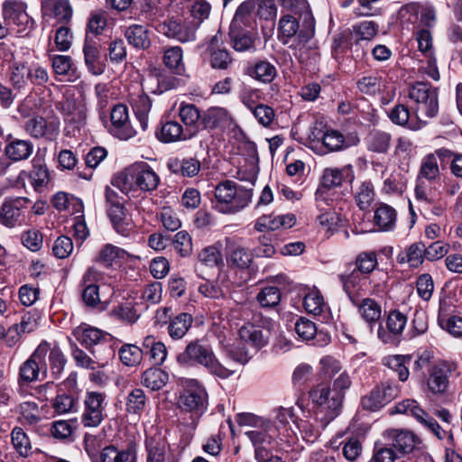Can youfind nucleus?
<instances>
[{
  "label": "nucleus",
  "mask_w": 462,
  "mask_h": 462,
  "mask_svg": "<svg viewBox=\"0 0 462 462\" xmlns=\"http://www.w3.org/2000/svg\"><path fill=\"white\" fill-rule=\"evenodd\" d=\"M287 11L279 21L278 39L290 48H301L315 35V20L306 0H281Z\"/></svg>",
  "instance_id": "1"
},
{
  "label": "nucleus",
  "mask_w": 462,
  "mask_h": 462,
  "mask_svg": "<svg viewBox=\"0 0 462 462\" xmlns=\"http://www.w3.org/2000/svg\"><path fill=\"white\" fill-rule=\"evenodd\" d=\"M176 361L182 367L200 365L210 374L221 379H227L234 374V371L219 362L211 345L202 338L188 342L184 349L176 356Z\"/></svg>",
  "instance_id": "2"
},
{
  "label": "nucleus",
  "mask_w": 462,
  "mask_h": 462,
  "mask_svg": "<svg viewBox=\"0 0 462 462\" xmlns=\"http://www.w3.org/2000/svg\"><path fill=\"white\" fill-rule=\"evenodd\" d=\"M159 175L146 162L134 163L113 178L111 183L123 193L128 194L134 188L152 192L160 184Z\"/></svg>",
  "instance_id": "3"
},
{
  "label": "nucleus",
  "mask_w": 462,
  "mask_h": 462,
  "mask_svg": "<svg viewBox=\"0 0 462 462\" xmlns=\"http://www.w3.org/2000/svg\"><path fill=\"white\" fill-rule=\"evenodd\" d=\"M409 97L413 102L412 110L417 116L412 127L421 129L427 125L428 120L435 117L439 112L437 88L428 82L418 81L410 88Z\"/></svg>",
  "instance_id": "4"
},
{
  "label": "nucleus",
  "mask_w": 462,
  "mask_h": 462,
  "mask_svg": "<svg viewBox=\"0 0 462 462\" xmlns=\"http://www.w3.org/2000/svg\"><path fill=\"white\" fill-rule=\"evenodd\" d=\"M252 189H245L233 180L219 182L215 188V208L225 214L240 211L252 199Z\"/></svg>",
  "instance_id": "5"
},
{
  "label": "nucleus",
  "mask_w": 462,
  "mask_h": 462,
  "mask_svg": "<svg viewBox=\"0 0 462 462\" xmlns=\"http://www.w3.org/2000/svg\"><path fill=\"white\" fill-rule=\"evenodd\" d=\"M310 398L317 408L316 417L321 415L322 427L325 428L339 414L344 394L333 392L328 384L319 383L310 391Z\"/></svg>",
  "instance_id": "6"
},
{
  "label": "nucleus",
  "mask_w": 462,
  "mask_h": 462,
  "mask_svg": "<svg viewBox=\"0 0 462 462\" xmlns=\"http://www.w3.org/2000/svg\"><path fill=\"white\" fill-rule=\"evenodd\" d=\"M354 180L355 172L350 164L341 168H326L323 171L321 183L315 192L318 207H320V203L329 205L333 201V189L340 187L343 182L351 183Z\"/></svg>",
  "instance_id": "7"
},
{
  "label": "nucleus",
  "mask_w": 462,
  "mask_h": 462,
  "mask_svg": "<svg viewBox=\"0 0 462 462\" xmlns=\"http://www.w3.org/2000/svg\"><path fill=\"white\" fill-rule=\"evenodd\" d=\"M179 407L182 411L191 413L194 429L196 421L208 407V393L198 380L191 379L186 382L179 398Z\"/></svg>",
  "instance_id": "8"
},
{
  "label": "nucleus",
  "mask_w": 462,
  "mask_h": 462,
  "mask_svg": "<svg viewBox=\"0 0 462 462\" xmlns=\"http://www.w3.org/2000/svg\"><path fill=\"white\" fill-rule=\"evenodd\" d=\"M104 196L106 216L114 229L122 236H127L131 223L128 217V210L125 205V199L109 186H106Z\"/></svg>",
  "instance_id": "9"
},
{
  "label": "nucleus",
  "mask_w": 462,
  "mask_h": 462,
  "mask_svg": "<svg viewBox=\"0 0 462 462\" xmlns=\"http://www.w3.org/2000/svg\"><path fill=\"white\" fill-rule=\"evenodd\" d=\"M107 395L104 392L87 391L80 416L85 428H97L106 417Z\"/></svg>",
  "instance_id": "10"
},
{
  "label": "nucleus",
  "mask_w": 462,
  "mask_h": 462,
  "mask_svg": "<svg viewBox=\"0 0 462 462\" xmlns=\"http://www.w3.org/2000/svg\"><path fill=\"white\" fill-rule=\"evenodd\" d=\"M48 342L42 341L30 357L24 361L19 369V381L24 383L43 380L47 376Z\"/></svg>",
  "instance_id": "11"
},
{
  "label": "nucleus",
  "mask_w": 462,
  "mask_h": 462,
  "mask_svg": "<svg viewBox=\"0 0 462 462\" xmlns=\"http://www.w3.org/2000/svg\"><path fill=\"white\" fill-rule=\"evenodd\" d=\"M400 413L413 417L424 429L431 432L439 439L446 437V431L439 426L438 421L427 413L420 404L411 399L398 402L391 414Z\"/></svg>",
  "instance_id": "12"
},
{
  "label": "nucleus",
  "mask_w": 462,
  "mask_h": 462,
  "mask_svg": "<svg viewBox=\"0 0 462 462\" xmlns=\"http://www.w3.org/2000/svg\"><path fill=\"white\" fill-rule=\"evenodd\" d=\"M197 29L198 24H194L193 21L179 15L168 17L156 26L160 33L183 43L195 41Z\"/></svg>",
  "instance_id": "13"
},
{
  "label": "nucleus",
  "mask_w": 462,
  "mask_h": 462,
  "mask_svg": "<svg viewBox=\"0 0 462 462\" xmlns=\"http://www.w3.org/2000/svg\"><path fill=\"white\" fill-rule=\"evenodd\" d=\"M400 393V387L390 382H383L361 399L364 410L376 411L387 405Z\"/></svg>",
  "instance_id": "14"
},
{
  "label": "nucleus",
  "mask_w": 462,
  "mask_h": 462,
  "mask_svg": "<svg viewBox=\"0 0 462 462\" xmlns=\"http://www.w3.org/2000/svg\"><path fill=\"white\" fill-rule=\"evenodd\" d=\"M236 126V120L231 113L222 106H210L202 111L201 131L226 132Z\"/></svg>",
  "instance_id": "15"
},
{
  "label": "nucleus",
  "mask_w": 462,
  "mask_h": 462,
  "mask_svg": "<svg viewBox=\"0 0 462 462\" xmlns=\"http://www.w3.org/2000/svg\"><path fill=\"white\" fill-rule=\"evenodd\" d=\"M456 365L448 361H438L428 370L427 385L433 394H442L448 391L449 379L456 371Z\"/></svg>",
  "instance_id": "16"
},
{
  "label": "nucleus",
  "mask_w": 462,
  "mask_h": 462,
  "mask_svg": "<svg viewBox=\"0 0 462 462\" xmlns=\"http://www.w3.org/2000/svg\"><path fill=\"white\" fill-rule=\"evenodd\" d=\"M383 437L388 441V446L401 456L413 452L421 444L420 439L411 430L406 429H388Z\"/></svg>",
  "instance_id": "17"
},
{
  "label": "nucleus",
  "mask_w": 462,
  "mask_h": 462,
  "mask_svg": "<svg viewBox=\"0 0 462 462\" xmlns=\"http://www.w3.org/2000/svg\"><path fill=\"white\" fill-rule=\"evenodd\" d=\"M3 16L5 27L17 33L23 32L33 26V20L29 17L25 6L21 3L6 1L3 5Z\"/></svg>",
  "instance_id": "18"
},
{
  "label": "nucleus",
  "mask_w": 462,
  "mask_h": 462,
  "mask_svg": "<svg viewBox=\"0 0 462 462\" xmlns=\"http://www.w3.org/2000/svg\"><path fill=\"white\" fill-rule=\"evenodd\" d=\"M274 434L271 425L245 432L254 447V457L257 461H265L266 457L272 455L275 447Z\"/></svg>",
  "instance_id": "19"
},
{
  "label": "nucleus",
  "mask_w": 462,
  "mask_h": 462,
  "mask_svg": "<svg viewBox=\"0 0 462 462\" xmlns=\"http://www.w3.org/2000/svg\"><path fill=\"white\" fill-rule=\"evenodd\" d=\"M29 204L30 200L25 197L5 199L0 208V222L9 227L20 225Z\"/></svg>",
  "instance_id": "20"
},
{
  "label": "nucleus",
  "mask_w": 462,
  "mask_h": 462,
  "mask_svg": "<svg viewBox=\"0 0 462 462\" xmlns=\"http://www.w3.org/2000/svg\"><path fill=\"white\" fill-rule=\"evenodd\" d=\"M243 72L245 76L262 84H271L278 76L276 66L266 59L247 61L244 66Z\"/></svg>",
  "instance_id": "21"
},
{
  "label": "nucleus",
  "mask_w": 462,
  "mask_h": 462,
  "mask_svg": "<svg viewBox=\"0 0 462 462\" xmlns=\"http://www.w3.org/2000/svg\"><path fill=\"white\" fill-rule=\"evenodd\" d=\"M407 324V317L400 310H392L386 319L387 330L382 324L377 330L378 338L384 344L395 345Z\"/></svg>",
  "instance_id": "22"
},
{
  "label": "nucleus",
  "mask_w": 462,
  "mask_h": 462,
  "mask_svg": "<svg viewBox=\"0 0 462 462\" xmlns=\"http://www.w3.org/2000/svg\"><path fill=\"white\" fill-rule=\"evenodd\" d=\"M102 279V273L95 267H89L81 280V299L88 308H96L100 304L99 286L97 284Z\"/></svg>",
  "instance_id": "23"
},
{
  "label": "nucleus",
  "mask_w": 462,
  "mask_h": 462,
  "mask_svg": "<svg viewBox=\"0 0 462 462\" xmlns=\"http://www.w3.org/2000/svg\"><path fill=\"white\" fill-rule=\"evenodd\" d=\"M111 132L121 140H128L136 134L129 120L128 108L125 105L117 104L111 110Z\"/></svg>",
  "instance_id": "24"
},
{
  "label": "nucleus",
  "mask_w": 462,
  "mask_h": 462,
  "mask_svg": "<svg viewBox=\"0 0 462 462\" xmlns=\"http://www.w3.org/2000/svg\"><path fill=\"white\" fill-rule=\"evenodd\" d=\"M226 259L230 267L245 270L253 263V254L238 240L226 238Z\"/></svg>",
  "instance_id": "25"
},
{
  "label": "nucleus",
  "mask_w": 462,
  "mask_h": 462,
  "mask_svg": "<svg viewBox=\"0 0 462 462\" xmlns=\"http://www.w3.org/2000/svg\"><path fill=\"white\" fill-rule=\"evenodd\" d=\"M26 132L33 138L55 141L60 134V125L56 121H47L42 116L29 119L25 124Z\"/></svg>",
  "instance_id": "26"
},
{
  "label": "nucleus",
  "mask_w": 462,
  "mask_h": 462,
  "mask_svg": "<svg viewBox=\"0 0 462 462\" xmlns=\"http://www.w3.org/2000/svg\"><path fill=\"white\" fill-rule=\"evenodd\" d=\"M179 116L185 126L187 137H196L201 131L202 112L194 104L181 103Z\"/></svg>",
  "instance_id": "27"
},
{
  "label": "nucleus",
  "mask_w": 462,
  "mask_h": 462,
  "mask_svg": "<svg viewBox=\"0 0 462 462\" xmlns=\"http://www.w3.org/2000/svg\"><path fill=\"white\" fill-rule=\"evenodd\" d=\"M156 138L163 143L190 140L187 137L183 125L175 120L162 121L155 130Z\"/></svg>",
  "instance_id": "28"
},
{
  "label": "nucleus",
  "mask_w": 462,
  "mask_h": 462,
  "mask_svg": "<svg viewBox=\"0 0 462 462\" xmlns=\"http://www.w3.org/2000/svg\"><path fill=\"white\" fill-rule=\"evenodd\" d=\"M238 335L243 342L257 350L266 346L270 338L269 329L253 323L243 325L238 330Z\"/></svg>",
  "instance_id": "29"
},
{
  "label": "nucleus",
  "mask_w": 462,
  "mask_h": 462,
  "mask_svg": "<svg viewBox=\"0 0 462 462\" xmlns=\"http://www.w3.org/2000/svg\"><path fill=\"white\" fill-rule=\"evenodd\" d=\"M171 173L185 178L197 176L201 169V162L195 157H173L167 162Z\"/></svg>",
  "instance_id": "30"
},
{
  "label": "nucleus",
  "mask_w": 462,
  "mask_h": 462,
  "mask_svg": "<svg viewBox=\"0 0 462 462\" xmlns=\"http://www.w3.org/2000/svg\"><path fill=\"white\" fill-rule=\"evenodd\" d=\"M356 309L361 318L369 325L380 320L382 317V306L374 299L351 297L350 301Z\"/></svg>",
  "instance_id": "31"
},
{
  "label": "nucleus",
  "mask_w": 462,
  "mask_h": 462,
  "mask_svg": "<svg viewBox=\"0 0 462 462\" xmlns=\"http://www.w3.org/2000/svg\"><path fill=\"white\" fill-rule=\"evenodd\" d=\"M296 223L295 216L286 215H263L254 223V229L258 232L275 231L282 227L291 228Z\"/></svg>",
  "instance_id": "32"
},
{
  "label": "nucleus",
  "mask_w": 462,
  "mask_h": 462,
  "mask_svg": "<svg viewBox=\"0 0 462 462\" xmlns=\"http://www.w3.org/2000/svg\"><path fill=\"white\" fill-rule=\"evenodd\" d=\"M168 448L169 445L163 438L147 439V462H178V458L175 455L167 453Z\"/></svg>",
  "instance_id": "33"
},
{
  "label": "nucleus",
  "mask_w": 462,
  "mask_h": 462,
  "mask_svg": "<svg viewBox=\"0 0 462 462\" xmlns=\"http://www.w3.org/2000/svg\"><path fill=\"white\" fill-rule=\"evenodd\" d=\"M33 152V144L29 140H22L8 136L7 143L5 147V156L14 162L27 160Z\"/></svg>",
  "instance_id": "34"
},
{
  "label": "nucleus",
  "mask_w": 462,
  "mask_h": 462,
  "mask_svg": "<svg viewBox=\"0 0 462 462\" xmlns=\"http://www.w3.org/2000/svg\"><path fill=\"white\" fill-rule=\"evenodd\" d=\"M85 63L93 75H101L105 70V64L100 61L98 43L91 36L86 35L83 47Z\"/></svg>",
  "instance_id": "35"
},
{
  "label": "nucleus",
  "mask_w": 462,
  "mask_h": 462,
  "mask_svg": "<svg viewBox=\"0 0 462 462\" xmlns=\"http://www.w3.org/2000/svg\"><path fill=\"white\" fill-rule=\"evenodd\" d=\"M143 355L147 356L156 366H161L166 360L168 351L165 344L152 335L146 336L142 343Z\"/></svg>",
  "instance_id": "36"
},
{
  "label": "nucleus",
  "mask_w": 462,
  "mask_h": 462,
  "mask_svg": "<svg viewBox=\"0 0 462 462\" xmlns=\"http://www.w3.org/2000/svg\"><path fill=\"white\" fill-rule=\"evenodd\" d=\"M397 212L386 203H379L374 209V224L380 231L389 232L395 228Z\"/></svg>",
  "instance_id": "37"
},
{
  "label": "nucleus",
  "mask_w": 462,
  "mask_h": 462,
  "mask_svg": "<svg viewBox=\"0 0 462 462\" xmlns=\"http://www.w3.org/2000/svg\"><path fill=\"white\" fill-rule=\"evenodd\" d=\"M193 316L187 312H180L171 318L167 326V333L172 340L182 339L193 324Z\"/></svg>",
  "instance_id": "38"
},
{
  "label": "nucleus",
  "mask_w": 462,
  "mask_h": 462,
  "mask_svg": "<svg viewBox=\"0 0 462 462\" xmlns=\"http://www.w3.org/2000/svg\"><path fill=\"white\" fill-rule=\"evenodd\" d=\"M162 63L172 73L182 76L185 73L183 51L180 46L165 47L162 51Z\"/></svg>",
  "instance_id": "39"
},
{
  "label": "nucleus",
  "mask_w": 462,
  "mask_h": 462,
  "mask_svg": "<svg viewBox=\"0 0 462 462\" xmlns=\"http://www.w3.org/2000/svg\"><path fill=\"white\" fill-rule=\"evenodd\" d=\"M152 101L145 93H141L133 99L132 108L143 131H146L148 129L149 115L152 110Z\"/></svg>",
  "instance_id": "40"
},
{
  "label": "nucleus",
  "mask_w": 462,
  "mask_h": 462,
  "mask_svg": "<svg viewBox=\"0 0 462 462\" xmlns=\"http://www.w3.org/2000/svg\"><path fill=\"white\" fill-rule=\"evenodd\" d=\"M365 143L370 152L387 153L391 146L392 135L390 133L374 129L368 133L365 138Z\"/></svg>",
  "instance_id": "41"
},
{
  "label": "nucleus",
  "mask_w": 462,
  "mask_h": 462,
  "mask_svg": "<svg viewBox=\"0 0 462 462\" xmlns=\"http://www.w3.org/2000/svg\"><path fill=\"white\" fill-rule=\"evenodd\" d=\"M73 336L86 348H91L99 344L106 337V334L97 328L82 324L73 329Z\"/></svg>",
  "instance_id": "42"
},
{
  "label": "nucleus",
  "mask_w": 462,
  "mask_h": 462,
  "mask_svg": "<svg viewBox=\"0 0 462 462\" xmlns=\"http://www.w3.org/2000/svg\"><path fill=\"white\" fill-rule=\"evenodd\" d=\"M426 245L422 242H416L407 247L404 253L397 255L399 263H408L411 268L420 266L426 259Z\"/></svg>",
  "instance_id": "43"
},
{
  "label": "nucleus",
  "mask_w": 462,
  "mask_h": 462,
  "mask_svg": "<svg viewBox=\"0 0 462 462\" xmlns=\"http://www.w3.org/2000/svg\"><path fill=\"white\" fill-rule=\"evenodd\" d=\"M312 140H320L328 152H337L347 147L344 135L337 130H327L324 133L319 130L318 134L312 132Z\"/></svg>",
  "instance_id": "44"
},
{
  "label": "nucleus",
  "mask_w": 462,
  "mask_h": 462,
  "mask_svg": "<svg viewBox=\"0 0 462 462\" xmlns=\"http://www.w3.org/2000/svg\"><path fill=\"white\" fill-rule=\"evenodd\" d=\"M169 381V374L160 366L146 369L142 374V383L152 391H159L163 388Z\"/></svg>",
  "instance_id": "45"
},
{
  "label": "nucleus",
  "mask_w": 462,
  "mask_h": 462,
  "mask_svg": "<svg viewBox=\"0 0 462 462\" xmlns=\"http://www.w3.org/2000/svg\"><path fill=\"white\" fill-rule=\"evenodd\" d=\"M388 116L392 123L400 126H405L411 130L417 131L412 127L413 123H416L417 116L414 110L410 111L407 106L403 104L395 105L389 112Z\"/></svg>",
  "instance_id": "46"
},
{
  "label": "nucleus",
  "mask_w": 462,
  "mask_h": 462,
  "mask_svg": "<svg viewBox=\"0 0 462 462\" xmlns=\"http://www.w3.org/2000/svg\"><path fill=\"white\" fill-rule=\"evenodd\" d=\"M136 303L125 301L119 303L111 310V316L127 325H133L138 321L141 314L136 309Z\"/></svg>",
  "instance_id": "47"
},
{
  "label": "nucleus",
  "mask_w": 462,
  "mask_h": 462,
  "mask_svg": "<svg viewBox=\"0 0 462 462\" xmlns=\"http://www.w3.org/2000/svg\"><path fill=\"white\" fill-rule=\"evenodd\" d=\"M125 37L136 49L145 50L151 45L148 29L140 24L130 25L125 32Z\"/></svg>",
  "instance_id": "48"
},
{
  "label": "nucleus",
  "mask_w": 462,
  "mask_h": 462,
  "mask_svg": "<svg viewBox=\"0 0 462 462\" xmlns=\"http://www.w3.org/2000/svg\"><path fill=\"white\" fill-rule=\"evenodd\" d=\"M42 6L43 9L52 7L58 23L67 24L72 18L73 10L69 0H42Z\"/></svg>",
  "instance_id": "49"
},
{
  "label": "nucleus",
  "mask_w": 462,
  "mask_h": 462,
  "mask_svg": "<svg viewBox=\"0 0 462 462\" xmlns=\"http://www.w3.org/2000/svg\"><path fill=\"white\" fill-rule=\"evenodd\" d=\"M411 361V356L410 355H394L385 357L383 361V364L389 367L391 370L394 371L401 382H405L408 380L410 375L408 365H410Z\"/></svg>",
  "instance_id": "50"
},
{
  "label": "nucleus",
  "mask_w": 462,
  "mask_h": 462,
  "mask_svg": "<svg viewBox=\"0 0 462 462\" xmlns=\"http://www.w3.org/2000/svg\"><path fill=\"white\" fill-rule=\"evenodd\" d=\"M49 365L53 379H59L64 371L67 359L57 343L51 345L48 342Z\"/></svg>",
  "instance_id": "51"
},
{
  "label": "nucleus",
  "mask_w": 462,
  "mask_h": 462,
  "mask_svg": "<svg viewBox=\"0 0 462 462\" xmlns=\"http://www.w3.org/2000/svg\"><path fill=\"white\" fill-rule=\"evenodd\" d=\"M355 200L361 210L367 209L374 199L375 192L371 180L361 181L353 190Z\"/></svg>",
  "instance_id": "52"
},
{
  "label": "nucleus",
  "mask_w": 462,
  "mask_h": 462,
  "mask_svg": "<svg viewBox=\"0 0 462 462\" xmlns=\"http://www.w3.org/2000/svg\"><path fill=\"white\" fill-rule=\"evenodd\" d=\"M136 455L132 449H118L111 445L104 448L100 453V462H135Z\"/></svg>",
  "instance_id": "53"
},
{
  "label": "nucleus",
  "mask_w": 462,
  "mask_h": 462,
  "mask_svg": "<svg viewBox=\"0 0 462 462\" xmlns=\"http://www.w3.org/2000/svg\"><path fill=\"white\" fill-rule=\"evenodd\" d=\"M383 87V78L376 73L363 76L356 81L358 91L369 97L381 93Z\"/></svg>",
  "instance_id": "54"
},
{
  "label": "nucleus",
  "mask_w": 462,
  "mask_h": 462,
  "mask_svg": "<svg viewBox=\"0 0 462 462\" xmlns=\"http://www.w3.org/2000/svg\"><path fill=\"white\" fill-rule=\"evenodd\" d=\"M9 80L16 89L25 88L29 84V65L14 61L9 68Z\"/></svg>",
  "instance_id": "55"
},
{
  "label": "nucleus",
  "mask_w": 462,
  "mask_h": 462,
  "mask_svg": "<svg viewBox=\"0 0 462 462\" xmlns=\"http://www.w3.org/2000/svg\"><path fill=\"white\" fill-rule=\"evenodd\" d=\"M147 397L141 388L133 389L126 397L125 410L130 414L140 415L145 409Z\"/></svg>",
  "instance_id": "56"
},
{
  "label": "nucleus",
  "mask_w": 462,
  "mask_h": 462,
  "mask_svg": "<svg viewBox=\"0 0 462 462\" xmlns=\"http://www.w3.org/2000/svg\"><path fill=\"white\" fill-rule=\"evenodd\" d=\"M11 442L15 451L23 457L32 453V443L21 427H14L11 432Z\"/></svg>",
  "instance_id": "57"
},
{
  "label": "nucleus",
  "mask_w": 462,
  "mask_h": 462,
  "mask_svg": "<svg viewBox=\"0 0 462 462\" xmlns=\"http://www.w3.org/2000/svg\"><path fill=\"white\" fill-rule=\"evenodd\" d=\"M429 320L427 313L422 310H415L412 315L411 328L407 332V337L413 339L425 334L428 330Z\"/></svg>",
  "instance_id": "58"
},
{
  "label": "nucleus",
  "mask_w": 462,
  "mask_h": 462,
  "mask_svg": "<svg viewBox=\"0 0 462 462\" xmlns=\"http://www.w3.org/2000/svg\"><path fill=\"white\" fill-rule=\"evenodd\" d=\"M121 362L127 366H134L141 363L143 350L133 344L123 345L118 351Z\"/></svg>",
  "instance_id": "59"
},
{
  "label": "nucleus",
  "mask_w": 462,
  "mask_h": 462,
  "mask_svg": "<svg viewBox=\"0 0 462 462\" xmlns=\"http://www.w3.org/2000/svg\"><path fill=\"white\" fill-rule=\"evenodd\" d=\"M356 269L362 274H370L378 265L377 254L374 251H364L356 258Z\"/></svg>",
  "instance_id": "60"
},
{
  "label": "nucleus",
  "mask_w": 462,
  "mask_h": 462,
  "mask_svg": "<svg viewBox=\"0 0 462 462\" xmlns=\"http://www.w3.org/2000/svg\"><path fill=\"white\" fill-rule=\"evenodd\" d=\"M257 301L263 308H274L282 299L280 289L276 286H265L256 296Z\"/></svg>",
  "instance_id": "61"
},
{
  "label": "nucleus",
  "mask_w": 462,
  "mask_h": 462,
  "mask_svg": "<svg viewBox=\"0 0 462 462\" xmlns=\"http://www.w3.org/2000/svg\"><path fill=\"white\" fill-rule=\"evenodd\" d=\"M52 408L58 414H66L77 411L76 398L67 393H60L52 401Z\"/></svg>",
  "instance_id": "62"
},
{
  "label": "nucleus",
  "mask_w": 462,
  "mask_h": 462,
  "mask_svg": "<svg viewBox=\"0 0 462 462\" xmlns=\"http://www.w3.org/2000/svg\"><path fill=\"white\" fill-rule=\"evenodd\" d=\"M439 176V168L435 153H429L421 161L418 177L432 181Z\"/></svg>",
  "instance_id": "63"
},
{
  "label": "nucleus",
  "mask_w": 462,
  "mask_h": 462,
  "mask_svg": "<svg viewBox=\"0 0 462 462\" xmlns=\"http://www.w3.org/2000/svg\"><path fill=\"white\" fill-rule=\"evenodd\" d=\"M127 253L114 245L106 244L100 250L97 261L102 263L106 266H111L117 260L124 259Z\"/></svg>",
  "instance_id": "64"
}]
</instances>
